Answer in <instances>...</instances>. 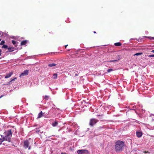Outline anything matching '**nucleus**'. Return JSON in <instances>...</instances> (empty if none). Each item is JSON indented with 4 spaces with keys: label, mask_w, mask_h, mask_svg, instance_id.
<instances>
[{
    "label": "nucleus",
    "mask_w": 154,
    "mask_h": 154,
    "mask_svg": "<svg viewBox=\"0 0 154 154\" xmlns=\"http://www.w3.org/2000/svg\"><path fill=\"white\" fill-rule=\"evenodd\" d=\"M124 142L120 140L117 141L115 143V149L117 152L122 151L124 146Z\"/></svg>",
    "instance_id": "nucleus-1"
},
{
    "label": "nucleus",
    "mask_w": 154,
    "mask_h": 154,
    "mask_svg": "<svg viewBox=\"0 0 154 154\" xmlns=\"http://www.w3.org/2000/svg\"><path fill=\"white\" fill-rule=\"evenodd\" d=\"M5 135L3 136V138L6 140V141L10 142L12 135L11 130L10 129L5 132Z\"/></svg>",
    "instance_id": "nucleus-2"
},
{
    "label": "nucleus",
    "mask_w": 154,
    "mask_h": 154,
    "mask_svg": "<svg viewBox=\"0 0 154 154\" xmlns=\"http://www.w3.org/2000/svg\"><path fill=\"white\" fill-rule=\"evenodd\" d=\"M23 147L25 149H28V150H30L31 149V145L30 144L28 140H24Z\"/></svg>",
    "instance_id": "nucleus-3"
},
{
    "label": "nucleus",
    "mask_w": 154,
    "mask_h": 154,
    "mask_svg": "<svg viewBox=\"0 0 154 154\" xmlns=\"http://www.w3.org/2000/svg\"><path fill=\"white\" fill-rule=\"evenodd\" d=\"M98 120L95 119H92L90 120L89 122V125L91 126H93L94 125L96 124Z\"/></svg>",
    "instance_id": "nucleus-4"
},
{
    "label": "nucleus",
    "mask_w": 154,
    "mask_h": 154,
    "mask_svg": "<svg viewBox=\"0 0 154 154\" xmlns=\"http://www.w3.org/2000/svg\"><path fill=\"white\" fill-rule=\"evenodd\" d=\"M88 152V151L85 149H80L78 150V153L79 154L87 153Z\"/></svg>",
    "instance_id": "nucleus-5"
},
{
    "label": "nucleus",
    "mask_w": 154,
    "mask_h": 154,
    "mask_svg": "<svg viewBox=\"0 0 154 154\" xmlns=\"http://www.w3.org/2000/svg\"><path fill=\"white\" fill-rule=\"evenodd\" d=\"M29 73V70H24L20 75V77L23 76L25 75H28Z\"/></svg>",
    "instance_id": "nucleus-6"
},
{
    "label": "nucleus",
    "mask_w": 154,
    "mask_h": 154,
    "mask_svg": "<svg viewBox=\"0 0 154 154\" xmlns=\"http://www.w3.org/2000/svg\"><path fill=\"white\" fill-rule=\"evenodd\" d=\"M136 135L137 137H140L142 136V133L140 131H137Z\"/></svg>",
    "instance_id": "nucleus-7"
},
{
    "label": "nucleus",
    "mask_w": 154,
    "mask_h": 154,
    "mask_svg": "<svg viewBox=\"0 0 154 154\" xmlns=\"http://www.w3.org/2000/svg\"><path fill=\"white\" fill-rule=\"evenodd\" d=\"M12 74L13 73L12 72H10L9 73L7 74L5 77V78L7 79L9 78L11 76Z\"/></svg>",
    "instance_id": "nucleus-8"
},
{
    "label": "nucleus",
    "mask_w": 154,
    "mask_h": 154,
    "mask_svg": "<svg viewBox=\"0 0 154 154\" xmlns=\"http://www.w3.org/2000/svg\"><path fill=\"white\" fill-rule=\"evenodd\" d=\"M56 65V64H55L54 63H52L48 64V66L50 67H52L53 66H55Z\"/></svg>",
    "instance_id": "nucleus-9"
},
{
    "label": "nucleus",
    "mask_w": 154,
    "mask_h": 154,
    "mask_svg": "<svg viewBox=\"0 0 154 154\" xmlns=\"http://www.w3.org/2000/svg\"><path fill=\"white\" fill-rule=\"evenodd\" d=\"M43 113L42 111H41L40 113L38 114V117L37 118H41L42 116Z\"/></svg>",
    "instance_id": "nucleus-10"
},
{
    "label": "nucleus",
    "mask_w": 154,
    "mask_h": 154,
    "mask_svg": "<svg viewBox=\"0 0 154 154\" xmlns=\"http://www.w3.org/2000/svg\"><path fill=\"white\" fill-rule=\"evenodd\" d=\"M114 45L116 46H120L122 45V44L120 42H116L114 43Z\"/></svg>",
    "instance_id": "nucleus-11"
},
{
    "label": "nucleus",
    "mask_w": 154,
    "mask_h": 154,
    "mask_svg": "<svg viewBox=\"0 0 154 154\" xmlns=\"http://www.w3.org/2000/svg\"><path fill=\"white\" fill-rule=\"evenodd\" d=\"M27 43V41L25 40L24 41H23L21 42V45H25Z\"/></svg>",
    "instance_id": "nucleus-12"
},
{
    "label": "nucleus",
    "mask_w": 154,
    "mask_h": 154,
    "mask_svg": "<svg viewBox=\"0 0 154 154\" xmlns=\"http://www.w3.org/2000/svg\"><path fill=\"white\" fill-rule=\"evenodd\" d=\"M58 125V122H54L53 123L52 125L53 126L55 127L57 126Z\"/></svg>",
    "instance_id": "nucleus-13"
},
{
    "label": "nucleus",
    "mask_w": 154,
    "mask_h": 154,
    "mask_svg": "<svg viewBox=\"0 0 154 154\" xmlns=\"http://www.w3.org/2000/svg\"><path fill=\"white\" fill-rule=\"evenodd\" d=\"M35 131L38 134H41L42 133V132L38 129H36L35 130Z\"/></svg>",
    "instance_id": "nucleus-14"
},
{
    "label": "nucleus",
    "mask_w": 154,
    "mask_h": 154,
    "mask_svg": "<svg viewBox=\"0 0 154 154\" xmlns=\"http://www.w3.org/2000/svg\"><path fill=\"white\" fill-rule=\"evenodd\" d=\"M151 117L152 121L154 120V114H151L149 116Z\"/></svg>",
    "instance_id": "nucleus-15"
},
{
    "label": "nucleus",
    "mask_w": 154,
    "mask_h": 154,
    "mask_svg": "<svg viewBox=\"0 0 154 154\" xmlns=\"http://www.w3.org/2000/svg\"><path fill=\"white\" fill-rule=\"evenodd\" d=\"M53 78L54 79H57V74H56V73L54 74H53Z\"/></svg>",
    "instance_id": "nucleus-16"
},
{
    "label": "nucleus",
    "mask_w": 154,
    "mask_h": 154,
    "mask_svg": "<svg viewBox=\"0 0 154 154\" xmlns=\"http://www.w3.org/2000/svg\"><path fill=\"white\" fill-rule=\"evenodd\" d=\"M113 69H109L107 70V72H111L113 71Z\"/></svg>",
    "instance_id": "nucleus-17"
},
{
    "label": "nucleus",
    "mask_w": 154,
    "mask_h": 154,
    "mask_svg": "<svg viewBox=\"0 0 154 154\" xmlns=\"http://www.w3.org/2000/svg\"><path fill=\"white\" fill-rule=\"evenodd\" d=\"M142 54V53H136L134 55L136 56L140 55Z\"/></svg>",
    "instance_id": "nucleus-18"
},
{
    "label": "nucleus",
    "mask_w": 154,
    "mask_h": 154,
    "mask_svg": "<svg viewBox=\"0 0 154 154\" xmlns=\"http://www.w3.org/2000/svg\"><path fill=\"white\" fill-rule=\"evenodd\" d=\"M145 37L148 38H149L150 40H154V37H146L145 36Z\"/></svg>",
    "instance_id": "nucleus-19"
},
{
    "label": "nucleus",
    "mask_w": 154,
    "mask_h": 154,
    "mask_svg": "<svg viewBox=\"0 0 154 154\" xmlns=\"http://www.w3.org/2000/svg\"><path fill=\"white\" fill-rule=\"evenodd\" d=\"M2 48H3L6 49L8 48V46L6 45H4L2 47Z\"/></svg>",
    "instance_id": "nucleus-20"
},
{
    "label": "nucleus",
    "mask_w": 154,
    "mask_h": 154,
    "mask_svg": "<svg viewBox=\"0 0 154 154\" xmlns=\"http://www.w3.org/2000/svg\"><path fill=\"white\" fill-rule=\"evenodd\" d=\"M5 140H4L3 138V137H2V139H0V142H1V143H2Z\"/></svg>",
    "instance_id": "nucleus-21"
},
{
    "label": "nucleus",
    "mask_w": 154,
    "mask_h": 154,
    "mask_svg": "<svg viewBox=\"0 0 154 154\" xmlns=\"http://www.w3.org/2000/svg\"><path fill=\"white\" fill-rule=\"evenodd\" d=\"M5 43V42L4 40H2L1 41L0 43V45H3Z\"/></svg>",
    "instance_id": "nucleus-22"
},
{
    "label": "nucleus",
    "mask_w": 154,
    "mask_h": 154,
    "mask_svg": "<svg viewBox=\"0 0 154 154\" xmlns=\"http://www.w3.org/2000/svg\"><path fill=\"white\" fill-rule=\"evenodd\" d=\"M12 43L14 45H15L17 43V42L15 41H14V40H13L12 41Z\"/></svg>",
    "instance_id": "nucleus-23"
},
{
    "label": "nucleus",
    "mask_w": 154,
    "mask_h": 154,
    "mask_svg": "<svg viewBox=\"0 0 154 154\" xmlns=\"http://www.w3.org/2000/svg\"><path fill=\"white\" fill-rule=\"evenodd\" d=\"M8 51H13V50H11V48H8Z\"/></svg>",
    "instance_id": "nucleus-24"
},
{
    "label": "nucleus",
    "mask_w": 154,
    "mask_h": 154,
    "mask_svg": "<svg viewBox=\"0 0 154 154\" xmlns=\"http://www.w3.org/2000/svg\"><path fill=\"white\" fill-rule=\"evenodd\" d=\"M148 57H154V54L150 55L148 56Z\"/></svg>",
    "instance_id": "nucleus-25"
},
{
    "label": "nucleus",
    "mask_w": 154,
    "mask_h": 154,
    "mask_svg": "<svg viewBox=\"0 0 154 154\" xmlns=\"http://www.w3.org/2000/svg\"><path fill=\"white\" fill-rule=\"evenodd\" d=\"M49 97L48 96L45 95L44 96V98L45 99H48V97Z\"/></svg>",
    "instance_id": "nucleus-26"
},
{
    "label": "nucleus",
    "mask_w": 154,
    "mask_h": 154,
    "mask_svg": "<svg viewBox=\"0 0 154 154\" xmlns=\"http://www.w3.org/2000/svg\"><path fill=\"white\" fill-rule=\"evenodd\" d=\"M17 79V78H15L14 79H12V80H11L10 82H11L13 81L14 80H15V79Z\"/></svg>",
    "instance_id": "nucleus-27"
},
{
    "label": "nucleus",
    "mask_w": 154,
    "mask_h": 154,
    "mask_svg": "<svg viewBox=\"0 0 154 154\" xmlns=\"http://www.w3.org/2000/svg\"><path fill=\"white\" fill-rule=\"evenodd\" d=\"M107 62H112V60H108V61H107Z\"/></svg>",
    "instance_id": "nucleus-28"
},
{
    "label": "nucleus",
    "mask_w": 154,
    "mask_h": 154,
    "mask_svg": "<svg viewBox=\"0 0 154 154\" xmlns=\"http://www.w3.org/2000/svg\"><path fill=\"white\" fill-rule=\"evenodd\" d=\"M117 61V60H112V62H116Z\"/></svg>",
    "instance_id": "nucleus-29"
},
{
    "label": "nucleus",
    "mask_w": 154,
    "mask_h": 154,
    "mask_svg": "<svg viewBox=\"0 0 154 154\" xmlns=\"http://www.w3.org/2000/svg\"><path fill=\"white\" fill-rule=\"evenodd\" d=\"M2 50L0 49V56L1 55Z\"/></svg>",
    "instance_id": "nucleus-30"
},
{
    "label": "nucleus",
    "mask_w": 154,
    "mask_h": 154,
    "mask_svg": "<svg viewBox=\"0 0 154 154\" xmlns=\"http://www.w3.org/2000/svg\"><path fill=\"white\" fill-rule=\"evenodd\" d=\"M142 112L143 113L145 112V110H143V109H142Z\"/></svg>",
    "instance_id": "nucleus-31"
},
{
    "label": "nucleus",
    "mask_w": 154,
    "mask_h": 154,
    "mask_svg": "<svg viewBox=\"0 0 154 154\" xmlns=\"http://www.w3.org/2000/svg\"><path fill=\"white\" fill-rule=\"evenodd\" d=\"M144 152L145 153H149V152L148 151L146 152V151Z\"/></svg>",
    "instance_id": "nucleus-32"
},
{
    "label": "nucleus",
    "mask_w": 154,
    "mask_h": 154,
    "mask_svg": "<svg viewBox=\"0 0 154 154\" xmlns=\"http://www.w3.org/2000/svg\"><path fill=\"white\" fill-rule=\"evenodd\" d=\"M2 33V34H3V32H0V35Z\"/></svg>",
    "instance_id": "nucleus-33"
},
{
    "label": "nucleus",
    "mask_w": 154,
    "mask_h": 154,
    "mask_svg": "<svg viewBox=\"0 0 154 154\" xmlns=\"http://www.w3.org/2000/svg\"><path fill=\"white\" fill-rule=\"evenodd\" d=\"M151 52L152 53H154V50H152Z\"/></svg>",
    "instance_id": "nucleus-34"
},
{
    "label": "nucleus",
    "mask_w": 154,
    "mask_h": 154,
    "mask_svg": "<svg viewBox=\"0 0 154 154\" xmlns=\"http://www.w3.org/2000/svg\"><path fill=\"white\" fill-rule=\"evenodd\" d=\"M68 46V45H66L65 46V48H66V47Z\"/></svg>",
    "instance_id": "nucleus-35"
},
{
    "label": "nucleus",
    "mask_w": 154,
    "mask_h": 154,
    "mask_svg": "<svg viewBox=\"0 0 154 154\" xmlns=\"http://www.w3.org/2000/svg\"><path fill=\"white\" fill-rule=\"evenodd\" d=\"M61 154H66V153H62H62H61Z\"/></svg>",
    "instance_id": "nucleus-36"
},
{
    "label": "nucleus",
    "mask_w": 154,
    "mask_h": 154,
    "mask_svg": "<svg viewBox=\"0 0 154 154\" xmlns=\"http://www.w3.org/2000/svg\"><path fill=\"white\" fill-rule=\"evenodd\" d=\"M94 33H96V32H95V31H94Z\"/></svg>",
    "instance_id": "nucleus-37"
},
{
    "label": "nucleus",
    "mask_w": 154,
    "mask_h": 154,
    "mask_svg": "<svg viewBox=\"0 0 154 154\" xmlns=\"http://www.w3.org/2000/svg\"><path fill=\"white\" fill-rule=\"evenodd\" d=\"M2 144V143L0 142V145Z\"/></svg>",
    "instance_id": "nucleus-38"
},
{
    "label": "nucleus",
    "mask_w": 154,
    "mask_h": 154,
    "mask_svg": "<svg viewBox=\"0 0 154 154\" xmlns=\"http://www.w3.org/2000/svg\"><path fill=\"white\" fill-rule=\"evenodd\" d=\"M146 32V33H148V32H147V31H146V32Z\"/></svg>",
    "instance_id": "nucleus-39"
},
{
    "label": "nucleus",
    "mask_w": 154,
    "mask_h": 154,
    "mask_svg": "<svg viewBox=\"0 0 154 154\" xmlns=\"http://www.w3.org/2000/svg\"><path fill=\"white\" fill-rule=\"evenodd\" d=\"M53 106H55V105L54 104H53Z\"/></svg>",
    "instance_id": "nucleus-40"
},
{
    "label": "nucleus",
    "mask_w": 154,
    "mask_h": 154,
    "mask_svg": "<svg viewBox=\"0 0 154 154\" xmlns=\"http://www.w3.org/2000/svg\"><path fill=\"white\" fill-rule=\"evenodd\" d=\"M75 75H77V74H75Z\"/></svg>",
    "instance_id": "nucleus-41"
},
{
    "label": "nucleus",
    "mask_w": 154,
    "mask_h": 154,
    "mask_svg": "<svg viewBox=\"0 0 154 154\" xmlns=\"http://www.w3.org/2000/svg\"><path fill=\"white\" fill-rule=\"evenodd\" d=\"M2 96L1 97H0V98L2 97Z\"/></svg>",
    "instance_id": "nucleus-42"
},
{
    "label": "nucleus",
    "mask_w": 154,
    "mask_h": 154,
    "mask_svg": "<svg viewBox=\"0 0 154 154\" xmlns=\"http://www.w3.org/2000/svg\"><path fill=\"white\" fill-rule=\"evenodd\" d=\"M67 50L68 51H69V50Z\"/></svg>",
    "instance_id": "nucleus-43"
},
{
    "label": "nucleus",
    "mask_w": 154,
    "mask_h": 154,
    "mask_svg": "<svg viewBox=\"0 0 154 154\" xmlns=\"http://www.w3.org/2000/svg\"><path fill=\"white\" fill-rule=\"evenodd\" d=\"M4 144H5V143H3V145H4Z\"/></svg>",
    "instance_id": "nucleus-44"
},
{
    "label": "nucleus",
    "mask_w": 154,
    "mask_h": 154,
    "mask_svg": "<svg viewBox=\"0 0 154 154\" xmlns=\"http://www.w3.org/2000/svg\"><path fill=\"white\" fill-rule=\"evenodd\" d=\"M1 40V39L0 38V41Z\"/></svg>",
    "instance_id": "nucleus-45"
},
{
    "label": "nucleus",
    "mask_w": 154,
    "mask_h": 154,
    "mask_svg": "<svg viewBox=\"0 0 154 154\" xmlns=\"http://www.w3.org/2000/svg\"><path fill=\"white\" fill-rule=\"evenodd\" d=\"M100 116V115H97V116Z\"/></svg>",
    "instance_id": "nucleus-46"
},
{
    "label": "nucleus",
    "mask_w": 154,
    "mask_h": 154,
    "mask_svg": "<svg viewBox=\"0 0 154 154\" xmlns=\"http://www.w3.org/2000/svg\"><path fill=\"white\" fill-rule=\"evenodd\" d=\"M84 154H87L86 153H84Z\"/></svg>",
    "instance_id": "nucleus-47"
}]
</instances>
